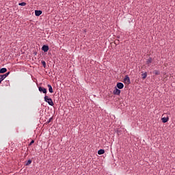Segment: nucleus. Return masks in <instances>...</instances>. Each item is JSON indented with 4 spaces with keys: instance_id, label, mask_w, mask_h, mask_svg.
<instances>
[{
    "instance_id": "1",
    "label": "nucleus",
    "mask_w": 175,
    "mask_h": 175,
    "mask_svg": "<svg viewBox=\"0 0 175 175\" xmlns=\"http://www.w3.org/2000/svg\"><path fill=\"white\" fill-rule=\"evenodd\" d=\"M44 101L49 104V105L53 107L54 103L53 101L51 98H49L48 96H44Z\"/></svg>"
},
{
    "instance_id": "2",
    "label": "nucleus",
    "mask_w": 175,
    "mask_h": 175,
    "mask_svg": "<svg viewBox=\"0 0 175 175\" xmlns=\"http://www.w3.org/2000/svg\"><path fill=\"white\" fill-rule=\"evenodd\" d=\"M124 82L126 84H130L131 83V81H130L129 77L128 75H126L125 78L124 79Z\"/></svg>"
},
{
    "instance_id": "3",
    "label": "nucleus",
    "mask_w": 175,
    "mask_h": 175,
    "mask_svg": "<svg viewBox=\"0 0 175 175\" xmlns=\"http://www.w3.org/2000/svg\"><path fill=\"white\" fill-rule=\"evenodd\" d=\"M38 90H39L40 92H42L43 94H45L47 92L46 89L43 88V87H39Z\"/></svg>"
},
{
    "instance_id": "4",
    "label": "nucleus",
    "mask_w": 175,
    "mask_h": 175,
    "mask_svg": "<svg viewBox=\"0 0 175 175\" xmlns=\"http://www.w3.org/2000/svg\"><path fill=\"white\" fill-rule=\"evenodd\" d=\"M120 93H121V90L116 88V89L113 91V94L120 96Z\"/></svg>"
},
{
    "instance_id": "5",
    "label": "nucleus",
    "mask_w": 175,
    "mask_h": 175,
    "mask_svg": "<svg viewBox=\"0 0 175 175\" xmlns=\"http://www.w3.org/2000/svg\"><path fill=\"white\" fill-rule=\"evenodd\" d=\"M117 88L119 90H122L124 88V84L121 82H119V83H117Z\"/></svg>"
},
{
    "instance_id": "6",
    "label": "nucleus",
    "mask_w": 175,
    "mask_h": 175,
    "mask_svg": "<svg viewBox=\"0 0 175 175\" xmlns=\"http://www.w3.org/2000/svg\"><path fill=\"white\" fill-rule=\"evenodd\" d=\"M152 62V57H149L148 59H146V64L148 66V67L150 66V64Z\"/></svg>"
},
{
    "instance_id": "7",
    "label": "nucleus",
    "mask_w": 175,
    "mask_h": 175,
    "mask_svg": "<svg viewBox=\"0 0 175 175\" xmlns=\"http://www.w3.org/2000/svg\"><path fill=\"white\" fill-rule=\"evenodd\" d=\"M49 46L48 45H43V46L42 47V51H44V53H46L49 50Z\"/></svg>"
},
{
    "instance_id": "8",
    "label": "nucleus",
    "mask_w": 175,
    "mask_h": 175,
    "mask_svg": "<svg viewBox=\"0 0 175 175\" xmlns=\"http://www.w3.org/2000/svg\"><path fill=\"white\" fill-rule=\"evenodd\" d=\"M169 121V117H163L162 118L163 123H167Z\"/></svg>"
},
{
    "instance_id": "9",
    "label": "nucleus",
    "mask_w": 175,
    "mask_h": 175,
    "mask_svg": "<svg viewBox=\"0 0 175 175\" xmlns=\"http://www.w3.org/2000/svg\"><path fill=\"white\" fill-rule=\"evenodd\" d=\"M48 88H49V91L51 94L53 93V88L50 84H48L47 85Z\"/></svg>"
},
{
    "instance_id": "10",
    "label": "nucleus",
    "mask_w": 175,
    "mask_h": 175,
    "mask_svg": "<svg viewBox=\"0 0 175 175\" xmlns=\"http://www.w3.org/2000/svg\"><path fill=\"white\" fill-rule=\"evenodd\" d=\"M42 13V12L41 10H36L35 11V14L36 16H40V14Z\"/></svg>"
},
{
    "instance_id": "11",
    "label": "nucleus",
    "mask_w": 175,
    "mask_h": 175,
    "mask_svg": "<svg viewBox=\"0 0 175 175\" xmlns=\"http://www.w3.org/2000/svg\"><path fill=\"white\" fill-rule=\"evenodd\" d=\"M7 72V69L5 68H2L0 69V74H4Z\"/></svg>"
},
{
    "instance_id": "12",
    "label": "nucleus",
    "mask_w": 175,
    "mask_h": 175,
    "mask_svg": "<svg viewBox=\"0 0 175 175\" xmlns=\"http://www.w3.org/2000/svg\"><path fill=\"white\" fill-rule=\"evenodd\" d=\"M104 153H105L104 149H100V150L98 151V154L99 155H102V154H103Z\"/></svg>"
},
{
    "instance_id": "13",
    "label": "nucleus",
    "mask_w": 175,
    "mask_h": 175,
    "mask_svg": "<svg viewBox=\"0 0 175 175\" xmlns=\"http://www.w3.org/2000/svg\"><path fill=\"white\" fill-rule=\"evenodd\" d=\"M31 163H32V161H31V159H29V160L26 162L25 165H26V166H28V165H29Z\"/></svg>"
},
{
    "instance_id": "14",
    "label": "nucleus",
    "mask_w": 175,
    "mask_h": 175,
    "mask_svg": "<svg viewBox=\"0 0 175 175\" xmlns=\"http://www.w3.org/2000/svg\"><path fill=\"white\" fill-rule=\"evenodd\" d=\"M153 74L155 75L156 76L160 75V72L158 70H154L153 72Z\"/></svg>"
},
{
    "instance_id": "15",
    "label": "nucleus",
    "mask_w": 175,
    "mask_h": 175,
    "mask_svg": "<svg viewBox=\"0 0 175 175\" xmlns=\"http://www.w3.org/2000/svg\"><path fill=\"white\" fill-rule=\"evenodd\" d=\"M147 77V72L142 74V79L144 80Z\"/></svg>"
},
{
    "instance_id": "16",
    "label": "nucleus",
    "mask_w": 175,
    "mask_h": 175,
    "mask_svg": "<svg viewBox=\"0 0 175 175\" xmlns=\"http://www.w3.org/2000/svg\"><path fill=\"white\" fill-rule=\"evenodd\" d=\"M41 63H42V64L44 68H46V62H45L44 61H42Z\"/></svg>"
},
{
    "instance_id": "17",
    "label": "nucleus",
    "mask_w": 175,
    "mask_h": 175,
    "mask_svg": "<svg viewBox=\"0 0 175 175\" xmlns=\"http://www.w3.org/2000/svg\"><path fill=\"white\" fill-rule=\"evenodd\" d=\"M18 5L21 6H25L26 5V3L25 2L19 3Z\"/></svg>"
},
{
    "instance_id": "18",
    "label": "nucleus",
    "mask_w": 175,
    "mask_h": 175,
    "mask_svg": "<svg viewBox=\"0 0 175 175\" xmlns=\"http://www.w3.org/2000/svg\"><path fill=\"white\" fill-rule=\"evenodd\" d=\"M0 76H1V77H2V79H3V80H4L5 78H7L4 74H3V75H1Z\"/></svg>"
},
{
    "instance_id": "19",
    "label": "nucleus",
    "mask_w": 175,
    "mask_h": 175,
    "mask_svg": "<svg viewBox=\"0 0 175 175\" xmlns=\"http://www.w3.org/2000/svg\"><path fill=\"white\" fill-rule=\"evenodd\" d=\"M10 74V72H6L5 74H4V75H5L6 77H8Z\"/></svg>"
},
{
    "instance_id": "20",
    "label": "nucleus",
    "mask_w": 175,
    "mask_h": 175,
    "mask_svg": "<svg viewBox=\"0 0 175 175\" xmlns=\"http://www.w3.org/2000/svg\"><path fill=\"white\" fill-rule=\"evenodd\" d=\"M52 120L53 118H50L49 120L47 121V124H49Z\"/></svg>"
},
{
    "instance_id": "21",
    "label": "nucleus",
    "mask_w": 175,
    "mask_h": 175,
    "mask_svg": "<svg viewBox=\"0 0 175 175\" xmlns=\"http://www.w3.org/2000/svg\"><path fill=\"white\" fill-rule=\"evenodd\" d=\"M34 143V140H31V142L29 143V146H31Z\"/></svg>"
},
{
    "instance_id": "22",
    "label": "nucleus",
    "mask_w": 175,
    "mask_h": 175,
    "mask_svg": "<svg viewBox=\"0 0 175 175\" xmlns=\"http://www.w3.org/2000/svg\"><path fill=\"white\" fill-rule=\"evenodd\" d=\"M3 81V79H2L1 76L0 75V84Z\"/></svg>"
}]
</instances>
